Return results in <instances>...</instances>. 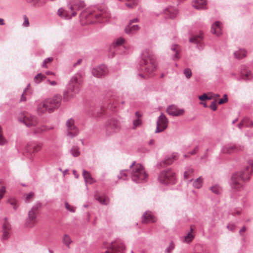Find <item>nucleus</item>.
<instances>
[{
  "instance_id": "1",
  "label": "nucleus",
  "mask_w": 253,
  "mask_h": 253,
  "mask_svg": "<svg viewBox=\"0 0 253 253\" xmlns=\"http://www.w3.org/2000/svg\"><path fill=\"white\" fill-rule=\"evenodd\" d=\"M157 68V62L153 52L146 49L141 53L138 69L140 73L138 76L142 79L150 77Z\"/></svg>"
},
{
  "instance_id": "2",
  "label": "nucleus",
  "mask_w": 253,
  "mask_h": 253,
  "mask_svg": "<svg viewBox=\"0 0 253 253\" xmlns=\"http://www.w3.org/2000/svg\"><path fill=\"white\" fill-rule=\"evenodd\" d=\"M129 168L130 169L121 170L118 178L126 180L130 176L132 180L136 183L144 182L147 181L148 175L141 164H136L134 161L130 165Z\"/></svg>"
},
{
  "instance_id": "3",
  "label": "nucleus",
  "mask_w": 253,
  "mask_h": 253,
  "mask_svg": "<svg viewBox=\"0 0 253 253\" xmlns=\"http://www.w3.org/2000/svg\"><path fill=\"white\" fill-rule=\"evenodd\" d=\"M253 171V161L247 162L245 169L241 171L236 172L232 174L230 185L232 190L240 191L244 188L243 182L248 181Z\"/></svg>"
},
{
  "instance_id": "4",
  "label": "nucleus",
  "mask_w": 253,
  "mask_h": 253,
  "mask_svg": "<svg viewBox=\"0 0 253 253\" xmlns=\"http://www.w3.org/2000/svg\"><path fill=\"white\" fill-rule=\"evenodd\" d=\"M84 73L79 71L76 73L70 79L63 96L67 100L73 97L81 89L84 82Z\"/></svg>"
},
{
  "instance_id": "5",
  "label": "nucleus",
  "mask_w": 253,
  "mask_h": 253,
  "mask_svg": "<svg viewBox=\"0 0 253 253\" xmlns=\"http://www.w3.org/2000/svg\"><path fill=\"white\" fill-rule=\"evenodd\" d=\"M87 23H104L109 20L111 14L108 8L104 6L94 7L84 15Z\"/></svg>"
},
{
  "instance_id": "6",
  "label": "nucleus",
  "mask_w": 253,
  "mask_h": 253,
  "mask_svg": "<svg viewBox=\"0 0 253 253\" xmlns=\"http://www.w3.org/2000/svg\"><path fill=\"white\" fill-rule=\"evenodd\" d=\"M62 97L59 94L55 95L52 98H47L40 102L37 106L39 114L50 113L60 105Z\"/></svg>"
},
{
  "instance_id": "7",
  "label": "nucleus",
  "mask_w": 253,
  "mask_h": 253,
  "mask_svg": "<svg viewBox=\"0 0 253 253\" xmlns=\"http://www.w3.org/2000/svg\"><path fill=\"white\" fill-rule=\"evenodd\" d=\"M70 9L72 11L71 15L67 13V11L64 10L63 8H59L58 10V14L62 18L65 19H70L72 17L77 14L76 10H80L84 7L85 3L84 1L81 0H74L69 3Z\"/></svg>"
},
{
  "instance_id": "8",
  "label": "nucleus",
  "mask_w": 253,
  "mask_h": 253,
  "mask_svg": "<svg viewBox=\"0 0 253 253\" xmlns=\"http://www.w3.org/2000/svg\"><path fill=\"white\" fill-rule=\"evenodd\" d=\"M105 249L101 253H125V246L123 241L120 239H117L110 243H104L103 245Z\"/></svg>"
},
{
  "instance_id": "9",
  "label": "nucleus",
  "mask_w": 253,
  "mask_h": 253,
  "mask_svg": "<svg viewBox=\"0 0 253 253\" xmlns=\"http://www.w3.org/2000/svg\"><path fill=\"white\" fill-rule=\"evenodd\" d=\"M159 181L163 184H174L176 181L175 172L170 169L163 170L158 177Z\"/></svg>"
},
{
  "instance_id": "10",
  "label": "nucleus",
  "mask_w": 253,
  "mask_h": 253,
  "mask_svg": "<svg viewBox=\"0 0 253 253\" xmlns=\"http://www.w3.org/2000/svg\"><path fill=\"white\" fill-rule=\"evenodd\" d=\"M18 120L27 127L35 126L39 123V119L37 116L27 112L21 113L18 116Z\"/></svg>"
},
{
  "instance_id": "11",
  "label": "nucleus",
  "mask_w": 253,
  "mask_h": 253,
  "mask_svg": "<svg viewBox=\"0 0 253 253\" xmlns=\"http://www.w3.org/2000/svg\"><path fill=\"white\" fill-rule=\"evenodd\" d=\"M41 207V204L40 202H37L28 212V216L27 218L25 225L28 227H33L36 222L38 211Z\"/></svg>"
},
{
  "instance_id": "12",
  "label": "nucleus",
  "mask_w": 253,
  "mask_h": 253,
  "mask_svg": "<svg viewBox=\"0 0 253 253\" xmlns=\"http://www.w3.org/2000/svg\"><path fill=\"white\" fill-rule=\"evenodd\" d=\"M106 132L111 134L117 131L120 128L119 121L115 118L109 119L105 125Z\"/></svg>"
},
{
  "instance_id": "13",
  "label": "nucleus",
  "mask_w": 253,
  "mask_h": 253,
  "mask_svg": "<svg viewBox=\"0 0 253 253\" xmlns=\"http://www.w3.org/2000/svg\"><path fill=\"white\" fill-rule=\"evenodd\" d=\"M67 128V135L73 138L79 134L78 128L75 126L74 120L72 119L68 120L66 123Z\"/></svg>"
},
{
  "instance_id": "14",
  "label": "nucleus",
  "mask_w": 253,
  "mask_h": 253,
  "mask_svg": "<svg viewBox=\"0 0 253 253\" xmlns=\"http://www.w3.org/2000/svg\"><path fill=\"white\" fill-rule=\"evenodd\" d=\"M42 147V143L38 141H31L25 147V152L31 155L40 151Z\"/></svg>"
},
{
  "instance_id": "15",
  "label": "nucleus",
  "mask_w": 253,
  "mask_h": 253,
  "mask_svg": "<svg viewBox=\"0 0 253 253\" xmlns=\"http://www.w3.org/2000/svg\"><path fill=\"white\" fill-rule=\"evenodd\" d=\"M242 147L240 145L229 143L223 145L221 148V151L223 154H230L238 152L242 150Z\"/></svg>"
},
{
  "instance_id": "16",
  "label": "nucleus",
  "mask_w": 253,
  "mask_h": 253,
  "mask_svg": "<svg viewBox=\"0 0 253 253\" xmlns=\"http://www.w3.org/2000/svg\"><path fill=\"white\" fill-rule=\"evenodd\" d=\"M168 124V120L167 117L163 113H162L157 120V127L155 132L159 133L163 131L167 127Z\"/></svg>"
},
{
  "instance_id": "17",
  "label": "nucleus",
  "mask_w": 253,
  "mask_h": 253,
  "mask_svg": "<svg viewBox=\"0 0 253 253\" xmlns=\"http://www.w3.org/2000/svg\"><path fill=\"white\" fill-rule=\"evenodd\" d=\"M91 72L94 77L100 78L105 77L108 74V70L105 65H101L93 68Z\"/></svg>"
},
{
  "instance_id": "18",
  "label": "nucleus",
  "mask_w": 253,
  "mask_h": 253,
  "mask_svg": "<svg viewBox=\"0 0 253 253\" xmlns=\"http://www.w3.org/2000/svg\"><path fill=\"white\" fill-rule=\"evenodd\" d=\"M167 113L172 116H179L182 115L184 113L183 109H179L176 105H171L167 109Z\"/></svg>"
},
{
  "instance_id": "19",
  "label": "nucleus",
  "mask_w": 253,
  "mask_h": 253,
  "mask_svg": "<svg viewBox=\"0 0 253 253\" xmlns=\"http://www.w3.org/2000/svg\"><path fill=\"white\" fill-rule=\"evenodd\" d=\"M203 36L201 33L199 35L191 37L189 39V42L197 44V48L201 50L203 49L204 45L202 42Z\"/></svg>"
},
{
  "instance_id": "20",
  "label": "nucleus",
  "mask_w": 253,
  "mask_h": 253,
  "mask_svg": "<svg viewBox=\"0 0 253 253\" xmlns=\"http://www.w3.org/2000/svg\"><path fill=\"white\" fill-rule=\"evenodd\" d=\"M181 51V48L178 44H173L170 48V53L171 58L174 60H178L180 58L179 53Z\"/></svg>"
},
{
  "instance_id": "21",
  "label": "nucleus",
  "mask_w": 253,
  "mask_h": 253,
  "mask_svg": "<svg viewBox=\"0 0 253 253\" xmlns=\"http://www.w3.org/2000/svg\"><path fill=\"white\" fill-rule=\"evenodd\" d=\"M142 220L143 223L155 222L157 218L152 212L147 211L143 213Z\"/></svg>"
},
{
  "instance_id": "22",
  "label": "nucleus",
  "mask_w": 253,
  "mask_h": 253,
  "mask_svg": "<svg viewBox=\"0 0 253 253\" xmlns=\"http://www.w3.org/2000/svg\"><path fill=\"white\" fill-rule=\"evenodd\" d=\"M211 32L217 36L222 34L221 23L219 21L215 22L211 27Z\"/></svg>"
},
{
  "instance_id": "23",
  "label": "nucleus",
  "mask_w": 253,
  "mask_h": 253,
  "mask_svg": "<svg viewBox=\"0 0 253 253\" xmlns=\"http://www.w3.org/2000/svg\"><path fill=\"white\" fill-rule=\"evenodd\" d=\"M192 6L197 9H202L206 7L207 0H193Z\"/></svg>"
},
{
  "instance_id": "24",
  "label": "nucleus",
  "mask_w": 253,
  "mask_h": 253,
  "mask_svg": "<svg viewBox=\"0 0 253 253\" xmlns=\"http://www.w3.org/2000/svg\"><path fill=\"white\" fill-rule=\"evenodd\" d=\"M140 27L138 25H133L128 24L125 30L126 34L132 35L135 34L139 30Z\"/></svg>"
},
{
  "instance_id": "25",
  "label": "nucleus",
  "mask_w": 253,
  "mask_h": 253,
  "mask_svg": "<svg viewBox=\"0 0 253 253\" xmlns=\"http://www.w3.org/2000/svg\"><path fill=\"white\" fill-rule=\"evenodd\" d=\"M5 222L3 224V235L2 238L3 239H7L9 237V231L10 229V225L9 223L6 221V218H5Z\"/></svg>"
},
{
  "instance_id": "26",
  "label": "nucleus",
  "mask_w": 253,
  "mask_h": 253,
  "mask_svg": "<svg viewBox=\"0 0 253 253\" xmlns=\"http://www.w3.org/2000/svg\"><path fill=\"white\" fill-rule=\"evenodd\" d=\"M177 12V10L172 6H169L165 10V13L169 15V17L171 19L174 18L176 16Z\"/></svg>"
},
{
  "instance_id": "27",
  "label": "nucleus",
  "mask_w": 253,
  "mask_h": 253,
  "mask_svg": "<svg viewBox=\"0 0 253 253\" xmlns=\"http://www.w3.org/2000/svg\"><path fill=\"white\" fill-rule=\"evenodd\" d=\"M83 176L86 184H92L95 181L90 172L85 169L83 171Z\"/></svg>"
},
{
  "instance_id": "28",
  "label": "nucleus",
  "mask_w": 253,
  "mask_h": 253,
  "mask_svg": "<svg viewBox=\"0 0 253 253\" xmlns=\"http://www.w3.org/2000/svg\"><path fill=\"white\" fill-rule=\"evenodd\" d=\"M176 154H173L171 156L167 157L165 160L162 161L160 163L161 166L169 165L172 163L173 160L175 159Z\"/></svg>"
},
{
  "instance_id": "29",
  "label": "nucleus",
  "mask_w": 253,
  "mask_h": 253,
  "mask_svg": "<svg viewBox=\"0 0 253 253\" xmlns=\"http://www.w3.org/2000/svg\"><path fill=\"white\" fill-rule=\"evenodd\" d=\"M235 58L237 59H242L246 56V51L244 49H239L234 53Z\"/></svg>"
},
{
  "instance_id": "30",
  "label": "nucleus",
  "mask_w": 253,
  "mask_h": 253,
  "mask_svg": "<svg viewBox=\"0 0 253 253\" xmlns=\"http://www.w3.org/2000/svg\"><path fill=\"white\" fill-rule=\"evenodd\" d=\"M193 172L194 170L192 168L187 167L183 174L184 179L186 180L190 178L192 176Z\"/></svg>"
},
{
  "instance_id": "31",
  "label": "nucleus",
  "mask_w": 253,
  "mask_h": 253,
  "mask_svg": "<svg viewBox=\"0 0 253 253\" xmlns=\"http://www.w3.org/2000/svg\"><path fill=\"white\" fill-rule=\"evenodd\" d=\"M95 198L101 204L107 205L108 203V198L105 196H100L96 194L95 195Z\"/></svg>"
},
{
  "instance_id": "32",
  "label": "nucleus",
  "mask_w": 253,
  "mask_h": 253,
  "mask_svg": "<svg viewBox=\"0 0 253 253\" xmlns=\"http://www.w3.org/2000/svg\"><path fill=\"white\" fill-rule=\"evenodd\" d=\"M211 192L215 194H220L222 191V188L218 184H215L210 187Z\"/></svg>"
},
{
  "instance_id": "33",
  "label": "nucleus",
  "mask_w": 253,
  "mask_h": 253,
  "mask_svg": "<svg viewBox=\"0 0 253 253\" xmlns=\"http://www.w3.org/2000/svg\"><path fill=\"white\" fill-rule=\"evenodd\" d=\"M203 184V178L201 176L199 177L196 179H195L193 183V186L197 189H200Z\"/></svg>"
},
{
  "instance_id": "34",
  "label": "nucleus",
  "mask_w": 253,
  "mask_h": 253,
  "mask_svg": "<svg viewBox=\"0 0 253 253\" xmlns=\"http://www.w3.org/2000/svg\"><path fill=\"white\" fill-rule=\"evenodd\" d=\"M238 127L240 128H242L243 126H253V123L250 122L249 119H246L243 120L242 122L238 124Z\"/></svg>"
},
{
  "instance_id": "35",
  "label": "nucleus",
  "mask_w": 253,
  "mask_h": 253,
  "mask_svg": "<svg viewBox=\"0 0 253 253\" xmlns=\"http://www.w3.org/2000/svg\"><path fill=\"white\" fill-rule=\"evenodd\" d=\"M70 153L74 157H77L80 156V152L79 150V147L77 146H74L70 150Z\"/></svg>"
},
{
  "instance_id": "36",
  "label": "nucleus",
  "mask_w": 253,
  "mask_h": 253,
  "mask_svg": "<svg viewBox=\"0 0 253 253\" xmlns=\"http://www.w3.org/2000/svg\"><path fill=\"white\" fill-rule=\"evenodd\" d=\"M63 243L68 248H70V244L72 243V240L70 237L67 235L65 234L63 237Z\"/></svg>"
},
{
  "instance_id": "37",
  "label": "nucleus",
  "mask_w": 253,
  "mask_h": 253,
  "mask_svg": "<svg viewBox=\"0 0 253 253\" xmlns=\"http://www.w3.org/2000/svg\"><path fill=\"white\" fill-rule=\"evenodd\" d=\"M193 231V228L191 226L190 227V232L188 233L186 236L184 237L183 242L188 243L191 242L193 239L194 238V236L191 234V232Z\"/></svg>"
},
{
  "instance_id": "38",
  "label": "nucleus",
  "mask_w": 253,
  "mask_h": 253,
  "mask_svg": "<svg viewBox=\"0 0 253 253\" xmlns=\"http://www.w3.org/2000/svg\"><path fill=\"white\" fill-rule=\"evenodd\" d=\"M26 1L28 2L32 3L35 6H40L45 2V0H26Z\"/></svg>"
},
{
  "instance_id": "39",
  "label": "nucleus",
  "mask_w": 253,
  "mask_h": 253,
  "mask_svg": "<svg viewBox=\"0 0 253 253\" xmlns=\"http://www.w3.org/2000/svg\"><path fill=\"white\" fill-rule=\"evenodd\" d=\"M49 128H47L46 126H40L39 127H37V128H36L34 130V133L35 134H39V133H41L42 132H44L47 130H48Z\"/></svg>"
},
{
  "instance_id": "40",
  "label": "nucleus",
  "mask_w": 253,
  "mask_h": 253,
  "mask_svg": "<svg viewBox=\"0 0 253 253\" xmlns=\"http://www.w3.org/2000/svg\"><path fill=\"white\" fill-rule=\"evenodd\" d=\"M44 78H45L44 75H43L42 73H39V74H38L34 77V81L35 83L39 84L42 81L43 79Z\"/></svg>"
},
{
  "instance_id": "41",
  "label": "nucleus",
  "mask_w": 253,
  "mask_h": 253,
  "mask_svg": "<svg viewBox=\"0 0 253 253\" xmlns=\"http://www.w3.org/2000/svg\"><path fill=\"white\" fill-rule=\"evenodd\" d=\"M241 75L242 79L245 80H250L252 77L251 73L250 71H247L245 73H244L242 71H241Z\"/></svg>"
},
{
  "instance_id": "42",
  "label": "nucleus",
  "mask_w": 253,
  "mask_h": 253,
  "mask_svg": "<svg viewBox=\"0 0 253 253\" xmlns=\"http://www.w3.org/2000/svg\"><path fill=\"white\" fill-rule=\"evenodd\" d=\"M183 74L185 77L188 79H190L192 76V71L189 68H187L184 70Z\"/></svg>"
},
{
  "instance_id": "43",
  "label": "nucleus",
  "mask_w": 253,
  "mask_h": 253,
  "mask_svg": "<svg viewBox=\"0 0 253 253\" xmlns=\"http://www.w3.org/2000/svg\"><path fill=\"white\" fill-rule=\"evenodd\" d=\"M53 58L52 57H48V58L45 59L43 60L42 64V67L47 68V66L46 64L48 63L52 62L53 61Z\"/></svg>"
},
{
  "instance_id": "44",
  "label": "nucleus",
  "mask_w": 253,
  "mask_h": 253,
  "mask_svg": "<svg viewBox=\"0 0 253 253\" xmlns=\"http://www.w3.org/2000/svg\"><path fill=\"white\" fill-rule=\"evenodd\" d=\"M34 195V193L32 192H31L29 193L25 194V202L26 203L30 202L31 201V199L33 197Z\"/></svg>"
},
{
  "instance_id": "45",
  "label": "nucleus",
  "mask_w": 253,
  "mask_h": 253,
  "mask_svg": "<svg viewBox=\"0 0 253 253\" xmlns=\"http://www.w3.org/2000/svg\"><path fill=\"white\" fill-rule=\"evenodd\" d=\"M174 248V245L173 242H170L169 246L166 249L165 253H171Z\"/></svg>"
},
{
  "instance_id": "46",
  "label": "nucleus",
  "mask_w": 253,
  "mask_h": 253,
  "mask_svg": "<svg viewBox=\"0 0 253 253\" xmlns=\"http://www.w3.org/2000/svg\"><path fill=\"white\" fill-rule=\"evenodd\" d=\"M142 124L141 119H137L133 122V129H135L137 127L140 126Z\"/></svg>"
},
{
  "instance_id": "47",
  "label": "nucleus",
  "mask_w": 253,
  "mask_h": 253,
  "mask_svg": "<svg viewBox=\"0 0 253 253\" xmlns=\"http://www.w3.org/2000/svg\"><path fill=\"white\" fill-rule=\"evenodd\" d=\"M125 42V39L122 37H120L118 39H117L116 41L115 42V43L116 45L119 46L123 44Z\"/></svg>"
},
{
  "instance_id": "48",
  "label": "nucleus",
  "mask_w": 253,
  "mask_h": 253,
  "mask_svg": "<svg viewBox=\"0 0 253 253\" xmlns=\"http://www.w3.org/2000/svg\"><path fill=\"white\" fill-rule=\"evenodd\" d=\"M65 206L66 209L70 212H74L75 211V208L73 207H71L67 202H65Z\"/></svg>"
},
{
  "instance_id": "49",
  "label": "nucleus",
  "mask_w": 253,
  "mask_h": 253,
  "mask_svg": "<svg viewBox=\"0 0 253 253\" xmlns=\"http://www.w3.org/2000/svg\"><path fill=\"white\" fill-rule=\"evenodd\" d=\"M6 192V188L4 186L0 187V200L3 198L4 194Z\"/></svg>"
},
{
  "instance_id": "50",
  "label": "nucleus",
  "mask_w": 253,
  "mask_h": 253,
  "mask_svg": "<svg viewBox=\"0 0 253 253\" xmlns=\"http://www.w3.org/2000/svg\"><path fill=\"white\" fill-rule=\"evenodd\" d=\"M199 99L202 101H204L206 99L210 100L211 99V97H209L206 93H204L203 95L199 96Z\"/></svg>"
},
{
  "instance_id": "51",
  "label": "nucleus",
  "mask_w": 253,
  "mask_h": 253,
  "mask_svg": "<svg viewBox=\"0 0 253 253\" xmlns=\"http://www.w3.org/2000/svg\"><path fill=\"white\" fill-rule=\"evenodd\" d=\"M91 9H88L87 11H85V12H84L83 13H81V21H82V23H84V21H83V19H84V20H85V24H89L90 23H87V20L85 18V16H83L84 15H86L87 14L88 11H89L90 10H91Z\"/></svg>"
},
{
  "instance_id": "52",
  "label": "nucleus",
  "mask_w": 253,
  "mask_h": 253,
  "mask_svg": "<svg viewBox=\"0 0 253 253\" xmlns=\"http://www.w3.org/2000/svg\"><path fill=\"white\" fill-rule=\"evenodd\" d=\"M227 101H228L227 95L226 94H224L223 96V97L219 99V100L218 101V104H222L225 102H226Z\"/></svg>"
},
{
  "instance_id": "53",
  "label": "nucleus",
  "mask_w": 253,
  "mask_h": 253,
  "mask_svg": "<svg viewBox=\"0 0 253 253\" xmlns=\"http://www.w3.org/2000/svg\"><path fill=\"white\" fill-rule=\"evenodd\" d=\"M209 107L213 111H215L217 109V106L215 101L212 102Z\"/></svg>"
},
{
  "instance_id": "54",
  "label": "nucleus",
  "mask_w": 253,
  "mask_h": 253,
  "mask_svg": "<svg viewBox=\"0 0 253 253\" xmlns=\"http://www.w3.org/2000/svg\"><path fill=\"white\" fill-rule=\"evenodd\" d=\"M29 20H28V18L26 16H25L24 21L23 23V25L25 27H27L29 26Z\"/></svg>"
},
{
  "instance_id": "55",
  "label": "nucleus",
  "mask_w": 253,
  "mask_h": 253,
  "mask_svg": "<svg viewBox=\"0 0 253 253\" xmlns=\"http://www.w3.org/2000/svg\"><path fill=\"white\" fill-rule=\"evenodd\" d=\"M30 86V84H28L26 88L24 89L23 93L21 95V101H26V98L24 97V94L26 91L27 89L28 88V87Z\"/></svg>"
},
{
  "instance_id": "56",
  "label": "nucleus",
  "mask_w": 253,
  "mask_h": 253,
  "mask_svg": "<svg viewBox=\"0 0 253 253\" xmlns=\"http://www.w3.org/2000/svg\"><path fill=\"white\" fill-rule=\"evenodd\" d=\"M227 228L230 231H234L235 228V225L234 224H229L227 226Z\"/></svg>"
},
{
  "instance_id": "57",
  "label": "nucleus",
  "mask_w": 253,
  "mask_h": 253,
  "mask_svg": "<svg viewBox=\"0 0 253 253\" xmlns=\"http://www.w3.org/2000/svg\"><path fill=\"white\" fill-rule=\"evenodd\" d=\"M241 212V209H235V212L233 211L232 214L233 215H235L236 214H240Z\"/></svg>"
},
{
  "instance_id": "58",
  "label": "nucleus",
  "mask_w": 253,
  "mask_h": 253,
  "mask_svg": "<svg viewBox=\"0 0 253 253\" xmlns=\"http://www.w3.org/2000/svg\"><path fill=\"white\" fill-rule=\"evenodd\" d=\"M138 21H139L138 19L137 18H135L130 20L128 24H132V23H136V22H138Z\"/></svg>"
},
{
  "instance_id": "59",
  "label": "nucleus",
  "mask_w": 253,
  "mask_h": 253,
  "mask_svg": "<svg viewBox=\"0 0 253 253\" xmlns=\"http://www.w3.org/2000/svg\"><path fill=\"white\" fill-rule=\"evenodd\" d=\"M198 147H196L194 148V149L193 151H192L190 152V154L191 155H194L197 153V152L198 151Z\"/></svg>"
},
{
  "instance_id": "60",
  "label": "nucleus",
  "mask_w": 253,
  "mask_h": 253,
  "mask_svg": "<svg viewBox=\"0 0 253 253\" xmlns=\"http://www.w3.org/2000/svg\"><path fill=\"white\" fill-rule=\"evenodd\" d=\"M246 230V228L245 226H243L241 229L239 231V234L242 236V233L244 232Z\"/></svg>"
},
{
  "instance_id": "61",
  "label": "nucleus",
  "mask_w": 253,
  "mask_h": 253,
  "mask_svg": "<svg viewBox=\"0 0 253 253\" xmlns=\"http://www.w3.org/2000/svg\"><path fill=\"white\" fill-rule=\"evenodd\" d=\"M48 82L51 85L54 86L57 84V83L54 81H50V80H48Z\"/></svg>"
},
{
  "instance_id": "62",
  "label": "nucleus",
  "mask_w": 253,
  "mask_h": 253,
  "mask_svg": "<svg viewBox=\"0 0 253 253\" xmlns=\"http://www.w3.org/2000/svg\"><path fill=\"white\" fill-rule=\"evenodd\" d=\"M148 143L149 145H153L155 144V140L153 139H151L149 140Z\"/></svg>"
},
{
  "instance_id": "63",
  "label": "nucleus",
  "mask_w": 253,
  "mask_h": 253,
  "mask_svg": "<svg viewBox=\"0 0 253 253\" xmlns=\"http://www.w3.org/2000/svg\"><path fill=\"white\" fill-rule=\"evenodd\" d=\"M45 74L47 75H54V73L50 71H46Z\"/></svg>"
},
{
  "instance_id": "64",
  "label": "nucleus",
  "mask_w": 253,
  "mask_h": 253,
  "mask_svg": "<svg viewBox=\"0 0 253 253\" xmlns=\"http://www.w3.org/2000/svg\"><path fill=\"white\" fill-rule=\"evenodd\" d=\"M135 114V116L138 118V119H139V118L141 117V115L139 113V112H136Z\"/></svg>"
}]
</instances>
